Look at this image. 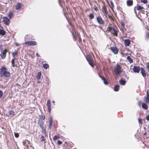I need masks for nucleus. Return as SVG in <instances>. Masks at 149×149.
I'll return each instance as SVG.
<instances>
[{
	"instance_id": "6",
	"label": "nucleus",
	"mask_w": 149,
	"mask_h": 149,
	"mask_svg": "<svg viewBox=\"0 0 149 149\" xmlns=\"http://www.w3.org/2000/svg\"><path fill=\"white\" fill-rule=\"evenodd\" d=\"M97 20L98 23L100 24H104V21L101 17L98 16L97 17Z\"/></svg>"
},
{
	"instance_id": "27",
	"label": "nucleus",
	"mask_w": 149,
	"mask_h": 149,
	"mask_svg": "<svg viewBox=\"0 0 149 149\" xmlns=\"http://www.w3.org/2000/svg\"><path fill=\"white\" fill-rule=\"evenodd\" d=\"M6 34V32L3 29H0V34L2 35H4Z\"/></svg>"
},
{
	"instance_id": "56",
	"label": "nucleus",
	"mask_w": 149,
	"mask_h": 149,
	"mask_svg": "<svg viewBox=\"0 0 149 149\" xmlns=\"http://www.w3.org/2000/svg\"><path fill=\"white\" fill-rule=\"evenodd\" d=\"M40 83V82L39 81H38V83Z\"/></svg>"
},
{
	"instance_id": "40",
	"label": "nucleus",
	"mask_w": 149,
	"mask_h": 149,
	"mask_svg": "<svg viewBox=\"0 0 149 149\" xmlns=\"http://www.w3.org/2000/svg\"><path fill=\"white\" fill-rule=\"evenodd\" d=\"M41 138L42 139L41 141H44L45 140V136H41Z\"/></svg>"
},
{
	"instance_id": "18",
	"label": "nucleus",
	"mask_w": 149,
	"mask_h": 149,
	"mask_svg": "<svg viewBox=\"0 0 149 149\" xmlns=\"http://www.w3.org/2000/svg\"><path fill=\"white\" fill-rule=\"evenodd\" d=\"M124 43L125 46H129L130 44V41L129 40H124Z\"/></svg>"
},
{
	"instance_id": "36",
	"label": "nucleus",
	"mask_w": 149,
	"mask_h": 149,
	"mask_svg": "<svg viewBox=\"0 0 149 149\" xmlns=\"http://www.w3.org/2000/svg\"><path fill=\"white\" fill-rule=\"evenodd\" d=\"M86 58L88 62L92 60L91 58L88 56H86Z\"/></svg>"
},
{
	"instance_id": "30",
	"label": "nucleus",
	"mask_w": 149,
	"mask_h": 149,
	"mask_svg": "<svg viewBox=\"0 0 149 149\" xmlns=\"http://www.w3.org/2000/svg\"><path fill=\"white\" fill-rule=\"evenodd\" d=\"M137 10H140L143 9L142 7L141 6H138L136 8Z\"/></svg>"
},
{
	"instance_id": "11",
	"label": "nucleus",
	"mask_w": 149,
	"mask_h": 149,
	"mask_svg": "<svg viewBox=\"0 0 149 149\" xmlns=\"http://www.w3.org/2000/svg\"><path fill=\"white\" fill-rule=\"evenodd\" d=\"M141 69L139 67L137 66H134L133 70L134 72L139 73Z\"/></svg>"
},
{
	"instance_id": "21",
	"label": "nucleus",
	"mask_w": 149,
	"mask_h": 149,
	"mask_svg": "<svg viewBox=\"0 0 149 149\" xmlns=\"http://www.w3.org/2000/svg\"><path fill=\"white\" fill-rule=\"evenodd\" d=\"M142 107L144 109L147 110L148 109L147 105L145 103H143L142 105Z\"/></svg>"
},
{
	"instance_id": "52",
	"label": "nucleus",
	"mask_w": 149,
	"mask_h": 149,
	"mask_svg": "<svg viewBox=\"0 0 149 149\" xmlns=\"http://www.w3.org/2000/svg\"><path fill=\"white\" fill-rule=\"evenodd\" d=\"M15 44H16V45L17 46H18L19 45L17 43H15Z\"/></svg>"
},
{
	"instance_id": "54",
	"label": "nucleus",
	"mask_w": 149,
	"mask_h": 149,
	"mask_svg": "<svg viewBox=\"0 0 149 149\" xmlns=\"http://www.w3.org/2000/svg\"><path fill=\"white\" fill-rule=\"evenodd\" d=\"M148 7L149 8V5H148Z\"/></svg>"
},
{
	"instance_id": "35",
	"label": "nucleus",
	"mask_w": 149,
	"mask_h": 149,
	"mask_svg": "<svg viewBox=\"0 0 149 149\" xmlns=\"http://www.w3.org/2000/svg\"><path fill=\"white\" fill-rule=\"evenodd\" d=\"M59 136H58L55 135L54 136L53 138V140L55 141L57 140V139H59Z\"/></svg>"
},
{
	"instance_id": "23",
	"label": "nucleus",
	"mask_w": 149,
	"mask_h": 149,
	"mask_svg": "<svg viewBox=\"0 0 149 149\" xmlns=\"http://www.w3.org/2000/svg\"><path fill=\"white\" fill-rule=\"evenodd\" d=\"M13 15V14L12 11H10L9 12L8 15V16L10 19H11Z\"/></svg>"
},
{
	"instance_id": "45",
	"label": "nucleus",
	"mask_w": 149,
	"mask_h": 149,
	"mask_svg": "<svg viewBox=\"0 0 149 149\" xmlns=\"http://www.w3.org/2000/svg\"><path fill=\"white\" fill-rule=\"evenodd\" d=\"M146 118L148 120H149V114L146 116Z\"/></svg>"
},
{
	"instance_id": "13",
	"label": "nucleus",
	"mask_w": 149,
	"mask_h": 149,
	"mask_svg": "<svg viewBox=\"0 0 149 149\" xmlns=\"http://www.w3.org/2000/svg\"><path fill=\"white\" fill-rule=\"evenodd\" d=\"M144 101L147 103H149V94L148 91L147 92V96L144 98Z\"/></svg>"
},
{
	"instance_id": "57",
	"label": "nucleus",
	"mask_w": 149,
	"mask_h": 149,
	"mask_svg": "<svg viewBox=\"0 0 149 149\" xmlns=\"http://www.w3.org/2000/svg\"><path fill=\"white\" fill-rule=\"evenodd\" d=\"M148 36L149 37V33H148Z\"/></svg>"
},
{
	"instance_id": "48",
	"label": "nucleus",
	"mask_w": 149,
	"mask_h": 149,
	"mask_svg": "<svg viewBox=\"0 0 149 149\" xmlns=\"http://www.w3.org/2000/svg\"><path fill=\"white\" fill-rule=\"evenodd\" d=\"M147 68L149 70V63L148 64V65L147 66Z\"/></svg>"
},
{
	"instance_id": "46",
	"label": "nucleus",
	"mask_w": 149,
	"mask_h": 149,
	"mask_svg": "<svg viewBox=\"0 0 149 149\" xmlns=\"http://www.w3.org/2000/svg\"><path fill=\"white\" fill-rule=\"evenodd\" d=\"M111 4L112 7H114V4L112 1H111Z\"/></svg>"
},
{
	"instance_id": "28",
	"label": "nucleus",
	"mask_w": 149,
	"mask_h": 149,
	"mask_svg": "<svg viewBox=\"0 0 149 149\" xmlns=\"http://www.w3.org/2000/svg\"><path fill=\"white\" fill-rule=\"evenodd\" d=\"M43 67L45 69H47L49 68V65L45 63V64H43Z\"/></svg>"
},
{
	"instance_id": "42",
	"label": "nucleus",
	"mask_w": 149,
	"mask_h": 149,
	"mask_svg": "<svg viewBox=\"0 0 149 149\" xmlns=\"http://www.w3.org/2000/svg\"><path fill=\"white\" fill-rule=\"evenodd\" d=\"M57 143L58 145H61L62 143V141L60 140H58L57 141Z\"/></svg>"
},
{
	"instance_id": "7",
	"label": "nucleus",
	"mask_w": 149,
	"mask_h": 149,
	"mask_svg": "<svg viewBox=\"0 0 149 149\" xmlns=\"http://www.w3.org/2000/svg\"><path fill=\"white\" fill-rule=\"evenodd\" d=\"M3 21L4 23L6 25H8L10 22L9 19L6 17H4L3 18Z\"/></svg>"
},
{
	"instance_id": "16",
	"label": "nucleus",
	"mask_w": 149,
	"mask_h": 149,
	"mask_svg": "<svg viewBox=\"0 0 149 149\" xmlns=\"http://www.w3.org/2000/svg\"><path fill=\"white\" fill-rule=\"evenodd\" d=\"M133 1L132 0H127V5L128 6H132L133 5Z\"/></svg>"
},
{
	"instance_id": "12",
	"label": "nucleus",
	"mask_w": 149,
	"mask_h": 149,
	"mask_svg": "<svg viewBox=\"0 0 149 149\" xmlns=\"http://www.w3.org/2000/svg\"><path fill=\"white\" fill-rule=\"evenodd\" d=\"M22 3H17L15 6V8L17 10H20L21 8Z\"/></svg>"
},
{
	"instance_id": "53",
	"label": "nucleus",
	"mask_w": 149,
	"mask_h": 149,
	"mask_svg": "<svg viewBox=\"0 0 149 149\" xmlns=\"http://www.w3.org/2000/svg\"><path fill=\"white\" fill-rule=\"evenodd\" d=\"M53 103H54V105L55 104H54V103H55V102L54 101H53V102H52Z\"/></svg>"
},
{
	"instance_id": "3",
	"label": "nucleus",
	"mask_w": 149,
	"mask_h": 149,
	"mask_svg": "<svg viewBox=\"0 0 149 149\" xmlns=\"http://www.w3.org/2000/svg\"><path fill=\"white\" fill-rule=\"evenodd\" d=\"M0 49L1 52V57L2 59H4L6 57V53L8 52V49H4L3 48V46L2 44L0 45Z\"/></svg>"
},
{
	"instance_id": "39",
	"label": "nucleus",
	"mask_w": 149,
	"mask_h": 149,
	"mask_svg": "<svg viewBox=\"0 0 149 149\" xmlns=\"http://www.w3.org/2000/svg\"><path fill=\"white\" fill-rule=\"evenodd\" d=\"M15 136L16 138H18L19 136V134L17 133H15Z\"/></svg>"
},
{
	"instance_id": "51",
	"label": "nucleus",
	"mask_w": 149,
	"mask_h": 149,
	"mask_svg": "<svg viewBox=\"0 0 149 149\" xmlns=\"http://www.w3.org/2000/svg\"><path fill=\"white\" fill-rule=\"evenodd\" d=\"M46 84H47V86H48V85H49V82H47V83H46Z\"/></svg>"
},
{
	"instance_id": "47",
	"label": "nucleus",
	"mask_w": 149,
	"mask_h": 149,
	"mask_svg": "<svg viewBox=\"0 0 149 149\" xmlns=\"http://www.w3.org/2000/svg\"><path fill=\"white\" fill-rule=\"evenodd\" d=\"M26 141H23L22 143L24 146H25V144H26Z\"/></svg>"
},
{
	"instance_id": "15",
	"label": "nucleus",
	"mask_w": 149,
	"mask_h": 149,
	"mask_svg": "<svg viewBox=\"0 0 149 149\" xmlns=\"http://www.w3.org/2000/svg\"><path fill=\"white\" fill-rule=\"evenodd\" d=\"M141 73L143 77H145L146 76V74L144 69L142 68H141Z\"/></svg>"
},
{
	"instance_id": "55",
	"label": "nucleus",
	"mask_w": 149,
	"mask_h": 149,
	"mask_svg": "<svg viewBox=\"0 0 149 149\" xmlns=\"http://www.w3.org/2000/svg\"><path fill=\"white\" fill-rule=\"evenodd\" d=\"M95 10H97V9L95 8Z\"/></svg>"
},
{
	"instance_id": "33",
	"label": "nucleus",
	"mask_w": 149,
	"mask_h": 149,
	"mask_svg": "<svg viewBox=\"0 0 149 149\" xmlns=\"http://www.w3.org/2000/svg\"><path fill=\"white\" fill-rule=\"evenodd\" d=\"M39 117H40V119H42L41 120H44L45 119V116L44 115H41L39 116Z\"/></svg>"
},
{
	"instance_id": "19",
	"label": "nucleus",
	"mask_w": 149,
	"mask_h": 149,
	"mask_svg": "<svg viewBox=\"0 0 149 149\" xmlns=\"http://www.w3.org/2000/svg\"><path fill=\"white\" fill-rule=\"evenodd\" d=\"M120 86L118 85H116L114 88V90L115 91H118L119 89Z\"/></svg>"
},
{
	"instance_id": "32",
	"label": "nucleus",
	"mask_w": 149,
	"mask_h": 149,
	"mask_svg": "<svg viewBox=\"0 0 149 149\" xmlns=\"http://www.w3.org/2000/svg\"><path fill=\"white\" fill-rule=\"evenodd\" d=\"M88 62L89 65L91 66L92 67H94V63H93V61H92V60L90 61H89Z\"/></svg>"
},
{
	"instance_id": "38",
	"label": "nucleus",
	"mask_w": 149,
	"mask_h": 149,
	"mask_svg": "<svg viewBox=\"0 0 149 149\" xmlns=\"http://www.w3.org/2000/svg\"><path fill=\"white\" fill-rule=\"evenodd\" d=\"M3 95V92L2 91L0 90V98L2 97Z\"/></svg>"
},
{
	"instance_id": "24",
	"label": "nucleus",
	"mask_w": 149,
	"mask_h": 149,
	"mask_svg": "<svg viewBox=\"0 0 149 149\" xmlns=\"http://www.w3.org/2000/svg\"><path fill=\"white\" fill-rule=\"evenodd\" d=\"M127 59L130 63H133V61L130 56H127Z\"/></svg>"
},
{
	"instance_id": "37",
	"label": "nucleus",
	"mask_w": 149,
	"mask_h": 149,
	"mask_svg": "<svg viewBox=\"0 0 149 149\" xmlns=\"http://www.w3.org/2000/svg\"><path fill=\"white\" fill-rule=\"evenodd\" d=\"M141 2L144 3H147V0H141Z\"/></svg>"
},
{
	"instance_id": "5",
	"label": "nucleus",
	"mask_w": 149,
	"mask_h": 149,
	"mask_svg": "<svg viewBox=\"0 0 149 149\" xmlns=\"http://www.w3.org/2000/svg\"><path fill=\"white\" fill-rule=\"evenodd\" d=\"M108 29V31L111 32V33H112L114 36H117V32L114 28L112 27L109 26Z\"/></svg>"
},
{
	"instance_id": "22",
	"label": "nucleus",
	"mask_w": 149,
	"mask_h": 149,
	"mask_svg": "<svg viewBox=\"0 0 149 149\" xmlns=\"http://www.w3.org/2000/svg\"><path fill=\"white\" fill-rule=\"evenodd\" d=\"M102 79L105 85H107L108 84V81L104 77H102Z\"/></svg>"
},
{
	"instance_id": "9",
	"label": "nucleus",
	"mask_w": 149,
	"mask_h": 149,
	"mask_svg": "<svg viewBox=\"0 0 149 149\" xmlns=\"http://www.w3.org/2000/svg\"><path fill=\"white\" fill-rule=\"evenodd\" d=\"M110 49L112 52L115 54H117L118 52V50L115 47H110Z\"/></svg>"
},
{
	"instance_id": "43",
	"label": "nucleus",
	"mask_w": 149,
	"mask_h": 149,
	"mask_svg": "<svg viewBox=\"0 0 149 149\" xmlns=\"http://www.w3.org/2000/svg\"><path fill=\"white\" fill-rule=\"evenodd\" d=\"M139 122V123L141 124L142 123V120L141 119H140V118L138 120Z\"/></svg>"
},
{
	"instance_id": "8",
	"label": "nucleus",
	"mask_w": 149,
	"mask_h": 149,
	"mask_svg": "<svg viewBox=\"0 0 149 149\" xmlns=\"http://www.w3.org/2000/svg\"><path fill=\"white\" fill-rule=\"evenodd\" d=\"M25 44L33 46L37 45V42L35 41L26 42Z\"/></svg>"
},
{
	"instance_id": "10",
	"label": "nucleus",
	"mask_w": 149,
	"mask_h": 149,
	"mask_svg": "<svg viewBox=\"0 0 149 149\" xmlns=\"http://www.w3.org/2000/svg\"><path fill=\"white\" fill-rule=\"evenodd\" d=\"M47 107L48 111L50 113L51 111V103L50 100H47Z\"/></svg>"
},
{
	"instance_id": "41",
	"label": "nucleus",
	"mask_w": 149,
	"mask_h": 149,
	"mask_svg": "<svg viewBox=\"0 0 149 149\" xmlns=\"http://www.w3.org/2000/svg\"><path fill=\"white\" fill-rule=\"evenodd\" d=\"M72 37H73V39L74 40H76V39L75 37V36H74V35L73 33L72 32Z\"/></svg>"
},
{
	"instance_id": "2",
	"label": "nucleus",
	"mask_w": 149,
	"mask_h": 149,
	"mask_svg": "<svg viewBox=\"0 0 149 149\" xmlns=\"http://www.w3.org/2000/svg\"><path fill=\"white\" fill-rule=\"evenodd\" d=\"M114 72L116 75H120L122 72L121 67L118 64H117L114 67Z\"/></svg>"
},
{
	"instance_id": "34",
	"label": "nucleus",
	"mask_w": 149,
	"mask_h": 149,
	"mask_svg": "<svg viewBox=\"0 0 149 149\" xmlns=\"http://www.w3.org/2000/svg\"><path fill=\"white\" fill-rule=\"evenodd\" d=\"M12 65L13 67H15V59H13L11 61Z\"/></svg>"
},
{
	"instance_id": "31",
	"label": "nucleus",
	"mask_w": 149,
	"mask_h": 149,
	"mask_svg": "<svg viewBox=\"0 0 149 149\" xmlns=\"http://www.w3.org/2000/svg\"><path fill=\"white\" fill-rule=\"evenodd\" d=\"M94 15L92 13L90 14L89 15V19H92L94 18Z\"/></svg>"
},
{
	"instance_id": "17",
	"label": "nucleus",
	"mask_w": 149,
	"mask_h": 149,
	"mask_svg": "<svg viewBox=\"0 0 149 149\" xmlns=\"http://www.w3.org/2000/svg\"><path fill=\"white\" fill-rule=\"evenodd\" d=\"M102 12L104 14V15L107 16L108 14V12L107 11V9L105 7H103L102 9Z\"/></svg>"
},
{
	"instance_id": "20",
	"label": "nucleus",
	"mask_w": 149,
	"mask_h": 149,
	"mask_svg": "<svg viewBox=\"0 0 149 149\" xmlns=\"http://www.w3.org/2000/svg\"><path fill=\"white\" fill-rule=\"evenodd\" d=\"M119 82L121 85H124L125 84L126 81L124 80L121 79L119 80Z\"/></svg>"
},
{
	"instance_id": "4",
	"label": "nucleus",
	"mask_w": 149,
	"mask_h": 149,
	"mask_svg": "<svg viewBox=\"0 0 149 149\" xmlns=\"http://www.w3.org/2000/svg\"><path fill=\"white\" fill-rule=\"evenodd\" d=\"M38 123L40 127L42 130V132L43 133L46 132L44 126V122L41 120L39 119L38 121Z\"/></svg>"
},
{
	"instance_id": "14",
	"label": "nucleus",
	"mask_w": 149,
	"mask_h": 149,
	"mask_svg": "<svg viewBox=\"0 0 149 149\" xmlns=\"http://www.w3.org/2000/svg\"><path fill=\"white\" fill-rule=\"evenodd\" d=\"M49 127L50 129H51L52 127V125L53 121V117L50 116L49 117Z\"/></svg>"
},
{
	"instance_id": "50",
	"label": "nucleus",
	"mask_w": 149,
	"mask_h": 149,
	"mask_svg": "<svg viewBox=\"0 0 149 149\" xmlns=\"http://www.w3.org/2000/svg\"><path fill=\"white\" fill-rule=\"evenodd\" d=\"M36 56H38V57H40V55H39V54H38V53H37L36 54Z\"/></svg>"
},
{
	"instance_id": "44",
	"label": "nucleus",
	"mask_w": 149,
	"mask_h": 149,
	"mask_svg": "<svg viewBox=\"0 0 149 149\" xmlns=\"http://www.w3.org/2000/svg\"><path fill=\"white\" fill-rule=\"evenodd\" d=\"M138 103L139 106H141V101H139L138 102Z\"/></svg>"
},
{
	"instance_id": "26",
	"label": "nucleus",
	"mask_w": 149,
	"mask_h": 149,
	"mask_svg": "<svg viewBox=\"0 0 149 149\" xmlns=\"http://www.w3.org/2000/svg\"><path fill=\"white\" fill-rule=\"evenodd\" d=\"M17 51H15L14 52L12 53V56L14 58H15V57L17 56Z\"/></svg>"
},
{
	"instance_id": "29",
	"label": "nucleus",
	"mask_w": 149,
	"mask_h": 149,
	"mask_svg": "<svg viewBox=\"0 0 149 149\" xmlns=\"http://www.w3.org/2000/svg\"><path fill=\"white\" fill-rule=\"evenodd\" d=\"M9 113L10 116H13L14 115V111L11 110L9 111Z\"/></svg>"
},
{
	"instance_id": "25",
	"label": "nucleus",
	"mask_w": 149,
	"mask_h": 149,
	"mask_svg": "<svg viewBox=\"0 0 149 149\" xmlns=\"http://www.w3.org/2000/svg\"><path fill=\"white\" fill-rule=\"evenodd\" d=\"M41 73V72H38L37 76L36 78L38 79H39L40 78Z\"/></svg>"
},
{
	"instance_id": "49",
	"label": "nucleus",
	"mask_w": 149,
	"mask_h": 149,
	"mask_svg": "<svg viewBox=\"0 0 149 149\" xmlns=\"http://www.w3.org/2000/svg\"><path fill=\"white\" fill-rule=\"evenodd\" d=\"M121 25L123 27H124L125 26L124 24L123 23H122Z\"/></svg>"
},
{
	"instance_id": "1",
	"label": "nucleus",
	"mask_w": 149,
	"mask_h": 149,
	"mask_svg": "<svg viewBox=\"0 0 149 149\" xmlns=\"http://www.w3.org/2000/svg\"><path fill=\"white\" fill-rule=\"evenodd\" d=\"M0 74L1 77H5L7 78H9L10 77V73L7 71V69L6 67L2 66L0 69Z\"/></svg>"
}]
</instances>
